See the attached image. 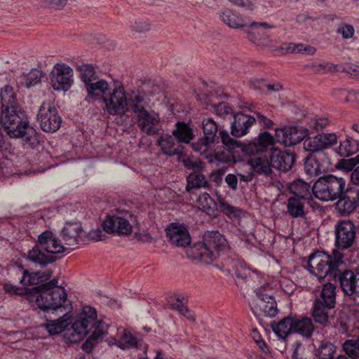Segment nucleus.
<instances>
[{"mask_svg":"<svg viewBox=\"0 0 359 359\" xmlns=\"http://www.w3.org/2000/svg\"><path fill=\"white\" fill-rule=\"evenodd\" d=\"M343 257L344 255L338 250H333L332 255L323 251H316L309 255L306 267L319 280L326 277L330 280L336 279L339 267L344 266Z\"/></svg>","mask_w":359,"mask_h":359,"instance_id":"nucleus-1","label":"nucleus"},{"mask_svg":"<svg viewBox=\"0 0 359 359\" xmlns=\"http://www.w3.org/2000/svg\"><path fill=\"white\" fill-rule=\"evenodd\" d=\"M61 241L51 231H45L38 236L37 243L28 252L29 261L44 267L57 259L56 255L65 252Z\"/></svg>","mask_w":359,"mask_h":359,"instance_id":"nucleus-2","label":"nucleus"},{"mask_svg":"<svg viewBox=\"0 0 359 359\" xmlns=\"http://www.w3.org/2000/svg\"><path fill=\"white\" fill-rule=\"evenodd\" d=\"M226 239L217 231H207L203 241L192 248L196 258L206 264H211L219 255L229 250Z\"/></svg>","mask_w":359,"mask_h":359,"instance_id":"nucleus-3","label":"nucleus"},{"mask_svg":"<svg viewBox=\"0 0 359 359\" xmlns=\"http://www.w3.org/2000/svg\"><path fill=\"white\" fill-rule=\"evenodd\" d=\"M97 318L96 310L91 306H85L72 325L70 335L73 341L81 340L89 332L88 327H94L93 334L100 339L107 334L108 325L102 320L95 322Z\"/></svg>","mask_w":359,"mask_h":359,"instance_id":"nucleus-4","label":"nucleus"},{"mask_svg":"<svg viewBox=\"0 0 359 359\" xmlns=\"http://www.w3.org/2000/svg\"><path fill=\"white\" fill-rule=\"evenodd\" d=\"M345 180L333 175L320 177L312 185V192L321 201H333L344 191Z\"/></svg>","mask_w":359,"mask_h":359,"instance_id":"nucleus-5","label":"nucleus"},{"mask_svg":"<svg viewBox=\"0 0 359 359\" xmlns=\"http://www.w3.org/2000/svg\"><path fill=\"white\" fill-rule=\"evenodd\" d=\"M0 123L11 137L17 138L22 134L21 130L29 125V121L20 107H14L2 109Z\"/></svg>","mask_w":359,"mask_h":359,"instance_id":"nucleus-6","label":"nucleus"},{"mask_svg":"<svg viewBox=\"0 0 359 359\" xmlns=\"http://www.w3.org/2000/svg\"><path fill=\"white\" fill-rule=\"evenodd\" d=\"M137 223V217L128 210L107 215L102 226L107 233H117L128 235L132 232L133 225Z\"/></svg>","mask_w":359,"mask_h":359,"instance_id":"nucleus-7","label":"nucleus"},{"mask_svg":"<svg viewBox=\"0 0 359 359\" xmlns=\"http://www.w3.org/2000/svg\"><path fill=\"white\" fill-rule=\"evenodd\" d=\"M34 293H39L36 297V304L45 312L61 307L67 296L64 287H53V290L48 289L34 290Z\"/></svg>","mask_w":359,"mask_h":359,"instance_id":"nucleus-8","label":"nucleus"},{"mask_svg":"<svg viewBox=\"0 0 359 359\" xmlns=\"http://www.w3.org/2000/svg\"><path fill=\"white\" fill-rule=\"evenodd\" d=\"M102 102L105 105V110L110 115L123 116L128 111V101L124 88L118 86L108 95L103 97Z\"/></svg>","mask_w":359,"mask_h":359,"instance_id":"nucleus-9","label":"nucleus"},{"mask_svg":"<svg viewBox=\"0 0 359 359\" xmlns=\"http://www.w3.org/2000/svg\"><path fill=\"white\" fill-rule=\"evenodd\" d=\"M41 130L46 133L57 131L62 123L55 106L50 102H43L39 107L36 116Z\"/></svg>","mask_w":359,"mask_h":359,"instance_id":"nucleus-10","label":"nucleus"},{"mask_svg":"<svg viewBox=\"0 0 359 359\" xmlns=\"http://www.w3.org/2000/svg\"><path fill=\"white\" fill-rule=\"evenodd\" d=\"M335 246L338 250L350 248L355 241V226L350 220L338 222L334 227Z\"/></svg>","mask_w":359,"mask_h":359,"instance_id":"nucleus-11","label":"nucleus"},{"mask_svg":"<svg viewBox=\"0 0 359 359\" xmlns=\"http://www.w3.org/2000/svg\"><path fill=\"white\" fill-rule=\"evenodd\" d=\"M202 127L203 137L192 144L193 149L201 154L206 153L209 150L216 139H221L220 136H217L218 126L213 118H204L202 121Z\"/></svg>","mask_w":359,"mask_h":359,"instance_id":"nucleus-12","label":"nucleus"},{"mask_svg":"<svg viewBox=\"0 0 359 359\" xmlns=\"http://www.w3.org/2000/svg\"><path fill=\"white\" fill-rule=\"evenodd\" d=\"M330 165V160L325 151L311 152L304 158V170L311 177L325 172Z\"/></svg>","mask_w":359,"mask_h":359,"instance_id":"nucleus-13","label":"nucleus"},{"mask_svg":"<svg viewBox=\"0 0 359 359\" xmlns=\"http://www.w3.org/2000/svg\"><path fill=\"white\" fill-rule=\"evenodd\" d=\"M257 299L254 300L251 306L252 311L257 318L262 316L274 317L278 313L277 304L274 297L262 291H255Z\"/></svg>","mask_w":359,"mask_h":359,"instance_id":"nucleus-14","label":"nucleus"},{"mask_svg":"<svg viewBox=\"0 0 359 359\" xmlns=\"http://www.w3.org/2000/svg\"><path fill=\"white\" fill-rule=\"evenodd\" d=\"M339 267L336 274V281H338L342 291L346 295H355L359 297V276L356 271L347 270Z\"/></svg>","mask_w":359,"mask_h":359,"instance_id":"nucleus-15","label":"nucleus"},{"mask_svg":"<svg viewBox=\"0 0 359 359\" xmlns=\"http://www.w3.org/2000/svg\"><path fill=\"white\" fill-rule=\"evenodd\" d=\"M72 77L73 70L69 66L57 65L50 77L52 86L55 90L67 91L72 85Z\"/></svg>","mask_w":359,"mask_h":359,"instance_id":"nucleus-16","label":"nucleus"},{"mask_svg":"<svg viewBox=\"0 0 359 359\" xmlns=\"http://www.w3.org/2000/svg\"><path fill=\"white\" fill-rule=\"evenodd\" d=\"M359 197V190L356 188H349L342 192L337 198L335 208L341 216H346L353 212L357 207Z\"/></svg>","mask_w":359,"mask_h":359,"instance_id":"nucleus-17","label":"nucleus"},{"mask_svg":"<svg viewBox=\"0 0 359 359\" xmlns=\"http://www.w3.org/2000/svg\"><path fill=\"white\" fill-rule=\"evenodd\" d=\"M337 143V137L334 133H321L304 140L303 146L306 151L311 152L324 151Z\"/></svg>","mask_w":359,"mask_h":359,"instance_id":"nucleus-18","label":"nucleus"},{"mask_svg":"<svg viewBox=\"0 0 359 359\" xmlns=\"http://www.w3.org/2000/svg\"><path fill=\"white\" fill-rule=\"evenodd\" d=\"M135 114L137 116V125L142 132L149 135L158 133L160 129V118L157 114L145 108Z\"/></svg>","mask_w":359,"mask_h":359,"instance_id":"nucleus-19","label":"nucleus"},{"mask_svg":"<svg viewBox=\"0 0 359 359\" xmlns=\"http://www.w3.org/2000/svg\"><path fill=\"white\" fill-rule=\"evenodd\" d=\"M256 122L254 116L243 112L233 114L231 118V135L234 137H240L249 133V129Z\"/></svg>","mask_w":359,"mask_h":359,"instance_id":"nucleus-20","label":"nucleus"},{"mask_svg":"<svg viewBox=\"0 0 359 359\" xmlns=\"http://www.w3.org/2000/svg\"><path fill=\"white\" fill-rule=\"evenodd\" d=\"M165 231L167 237L173 245L184 248L191 244V237L185 226L171 223L165 229Z\"/></svg>","mask_w":359,"mask_h":359,"instance_id":"nucleus-21","label":"nucleus"},{"mask_svg":"<svg viewBox=\"0 0 359 359\" xmlns=\"http://www.w3.org/2000/svg\"><path fill=\"white\" fill-rule=\"evenodd\" d=\"M219 134L220 135L222 144L229 149L241 147L242 151L249 156L263 152L259 147L256 139L247 144H243L238 140L231 137L229 133L226 130H220Z\"/></svg>","mask_w":359,"mask_h":359,"instance_id":"nucleus-22","label":"nucleus"},{"mask_svg":"<svg viewBox=\"0 0 359 359\" xmlns=\"http://www.w3.org/2000/svg\"><path fill=\"white\" fill-rule=\"evenodd\" d=\"M269 157L273 168L284 172L290 170L295 161V156L293 153L278 149H273Z\"/></svg>","mask_w":359,"mask_h":359,"instance_id":"nucleus-23","label":"nucleus"},{"mask_svg":"<svg viewBox=\"0 0 359 359\" xmlns=\"http://www.w3.org/2000/svg\"><path fill=\"white\" fill-rule=\"evenodd\" d=\"M82 233L83 228L80 222H69L65 224L60 235L66 245H75L79 243Z\"/></svg>","mask_w":359,"mask_h":359,"instance_id":"nucleus-24","label":"nucleus"},{"mask_svg":"<svg viewBox=\"0 0 359 359\" xmlns=\"http://www.w3.org/2000/svg\"><path fill=\"white\" fill-rule=\"evenodd\" d=\"M87 92V98L91 100H97L108 95V91L111 89L109 83L104 80L99 79L97 77L93 81L87 84L85 87Z\"/></svg>","mask_w":359,"mask_h":359,"instance_id":"nucleus-25","label":"nucleus"},{"mask_svg":"<svg viewBox=\"0 0 359 359\" xmlns=\"http://www.w3.org/2000/svg\"><path fill=\"white\" fill-rule=\"evenodd\" d=\"M158 145L161 147L163 154L169 156L181 154L184 149L175 136L168 134L163 135L159 137Z\"/></svg>","mask_w":359,"mask_h":359,"instance_id":"nucleus-26","label":"nucleus"},{"mask_svg":"<svg viewBox=\"0 0 359 359\" xmlns=\"http://www.w3.org/2000/svg\"><path fill=\"white\" fill-rule=\"evenodd\" d=\"M294 318L287 316L280 320L278 323L273 322L271 328L273 332L279 339L285 340L292 332H293Z\"/></svg>","mask_w":359,"mask_h":359,"instance_id":"nucleus-27","label":"nucleus"},{"mask_svg":"<svg viewBox=\"0 0 359 359\" xmlns=\"http://www.w3.org/2000/svg\"><path fill=\"white\" fill-rule=\"evenodd\" d=\"M46 323L42 325L50 334H58L62 332L71 323L67 314H64L58 319L51 320L45 316Z\"/></svg>","mask_w":359,"mask_h":359,"instance_id":"nucleus-28","label":"nucleus"},{"mask_svg":"<svg viewBox=\"0 0 359 359\" xmlns=\"http://www.w3.org/2000/svg\"><path fill=\"white\" fill-rule=\"evenodd\" d=\"M305 200L298 197H290L287 201V213L292 218H304Z\"/></svg>","mask_w":359,"mask_h":359,"instance_id":"nucleus-29","label":"nucleus"},{"mask_svg":"<svg viewBox=\"0 0 359 359\" xmlns=\"http://www.w3.org/2000/svg\"><path fill=\"white\" fill-rule=\"evenodd\" d=\"M114 344L121 348V349H127L130 348H140L143 347L144 349L146 346L144 345L142 341L138 339L130 332L123 330L120 339H115Z\"/></svg>","mask_w":359,"mask_h":359,"instance_id":"nucleus-30","label":"nucleus"},{"mask_svg":"<svg viewBox=\"0 0 359 359\" xmlns=\"http://www.w3.org/2000/svg\"><path fill=\"white\" fill-rule=\"evenodd\" d=\"M316 302L323 303L328 308H334L336 302V287L330 283L325 284L320 292V295Z\"/></svg>","mask_w":359,"mask_h":359,"instance_id":"nucleus-31","label":"nucleus"},{"mask_svg":"<svg viewBox=\"0 0 359 359\" xmlns=\"http://www.w3.org/2000/svg\"><path fill=\"white\" fill-rule=\"evenodd\" d=\"M332 308H328L323 303L314 301L312 309V316L314 321L323 327L328 324V311Z\"/></svg>","mask_w":359,"mask_h":359,"instance_id":"nucleus-32","label":"nucleus"},{"mask_svg":"<svg viewBox=\"0 0 359 359\" xmlns=\"http://www.w3.org/2000/svg\"><path fill=\"white\" fill-rule=\"evenodd\" d=\"M359 151V142L351 137H347L343 141L339 142V145L337 149V153L341 157H348Z\"/></svg>","mask_w":359,"mask_h":359,"instance_id":"nucleus-33","label":"nucleus"},{"mask_svg":"<svg viewBox=\"0 0 359 359\" xmlns=\"http://www.w3.org/2000/svg\"><path fill=\"white\" fill-rule=\"evenodd\" d=\"M248 164L259 175L269 176L272 172L271 167L273 166L266 158H252L248 161Z\"/></svg>","mask_w":359,"mask_h":359,"instance_id":"nucleus-34","label":"nucleus"},{"mask_svg":"<svg viewBox=\"0 0 359 359\" xmlns=\"http://www.w3.org/2000/svg\"><path fill=\"white\" fill-rule=\"evenodd\" d=\"M313 330L314 325L310 318L303 317L300 319H294L293 332L305 337H310Z\"/></svg>","mask_w":359,"mask_h":359,"instance_id":"nucleus-35","label":"nucleus"},{"mask_svg":"<svg viewBox=\"0 0 359 359\" xmlns=\"http://www.w3.org/2000/svg\"><path fill=\"white\" fill-rule=\"evenodd\" d=\"M197 202L198 208L202 211L212 217L216 215L217 205L208 193L204 192L198 196Z\"/></svg>","mask_w":359,"mask_h":359,"instance_id":"nucleus-36","label":"nucleus"},{"mask_svg":"<svg viewBox=\"0 0 359 359\" xmlns=\"http://www.w3.org/2000/svg\"><path fill=\"white\" fill-rule=\"evenodd\" d=\"M290 191L294 195L293 197H298L306 199L310 191H312L311 182H306L301 179L294 180L289 186Z\"/></svg>","mask_w":359,"mask_h":359,"instance_id":"nucleus-37","label":"nucleus"},{"mask_svg":"<svg viewBox=\"0 0 359 359\" xmlns=\"http://www.w3.org/2000/svg\"><path fill=\"white\" fill-rule=\"evenodd\" d=\"M43 73L37 69H32L27 74H22L18 78V84L29 88L40 83Z\"/></svg>","mask_w":359,"mask_h":359,"instance_id":"nucleus-38","label":"nucleus"},{"mask_svg":"<svg viewBox=\"0 0 359 359\" xmlns=\"http://www.w3.org/2000/svg\"><path fill=\"white\" fill-rule=\"evenodd\" d=\"M0 95L2 109L20 107L16 97V93L14 92L12 86L9 85L5 86L1 89Z\"/></svg>","mask_w":359,"mask_h":359,"instance_id":"nucleus-39","label":"nucleus"},{"mask_svg":"<svg viewBox=\"0 0 359 359\" xmlns=\"http://www.w3.org/2000/svg\"><path fill=\"white\" fill-rule=\"evenodd\" d=\"M128 107L130 105L134 114L145 109L144 94L138 90H132L127 95Z\"/></svg>","mask_w":359,"mask_h":359,"instance_id":"nucleus-40","label":"nucleus"},{"mask_svg":"<svg viewBox=\"0 0 359 359\" xmlns=\"http://www.w3.org/2000/svg\"><path fill=\"white\" fill-rule=\"evenodd\" d=\"M176 129L173 130L172 135L181 144L189 143L193 138L192 130L188 124L177 122L176 123Z\"/></svg>","mask_w":359,"mask_h":359,"instance_id":"nucleus-41","label":"nucleus"},{"mask_svg":"<svg viewBox=\"0 0 359 359\" xmlns=\"http://www.w3.org/2000/svg\"><path fill=\"white\" fill-rule=\"evenodd\" d=\"M187 182L186 189L187 191L196 188H206L209 186V182L205 176L198 172V171L189 174L187 178Z\"/></svg>","mask_w":359,"mask_h":359,"instance_id":"nucleus-42","label":"nucleus"},{"mask_svg":"<svg viewBox=\"0 0 359 359\" xmlns=\"http://www.w3.org/2000/svg\"><path fill=\"white\" fill-rule=\"evenodd\" d=\"M43 275L42 271L29 273L27 270H24L22 276L20 280V283L26 287L34 285H36V286L40 285L43 282Z\"/></svg>","mask_w":359,"mask_h":359,"instance_id":"nucleus-43","label":"nucleus"},{"mask_svg":"<svg viewBox=\"0 0 359 359\" xmlns=\"http://www.w3.org/2000/svg\"><path fill=\"white\" fill-rule=\"evenodd\" d=\"M76 69L80 72V77L84 83V87L97 77L92 65L82 64L78 65Z\"/></svg>","mask_w":359,"mask_h":359,"instance_id":"nucleus-44","label":"nucleus"},{"mask_svg":"<svg viewBox=\"0 0 359 359\" xmlns=\"http://www.w3.org/2000/svg\"><path fill=\"white\" fill-rule=\"evenodd\" d=\"M221 20L231 28L238 29L245 26L244 20L230 11H225L220 15Z\"/></svg>","mask_w":359,"mask_h":359,"instance_id":"nucleus-45","label":"nucleus"},{"mask_svg":"<svg viewBox=\"0 0 359 359\" xmlns=\"http://www.w3.org/2000/svg\"><path fill=\"white\" fill-rule=\"evenodd\" d=\"M359 337L346 340L342 345L345 353L352 359L359 358Z\"/></svg>","mask_w":359,"mask_h":359,"instance_id":"nucleus-46","label":"nucleus"},{"mask_svg":"<svg viewBox=\"0 0 359 359\" xmlns=\"http://www.w3.org/2000/svg\"><path fill=\"white\" fill-rule=\"evenodd\" d=\"M21 130L22 134L19 136H17V137H23L25 142L32 147H36L39 144V135L32 127H29L28 125Z\"/></svg>","mask_w":359,"mask_h":359,"instance_id":"nucleus-47","label":"nucleus"},{"mask_svg":"<svg viewBox=\"0 0 359 359\" xmlns=\"http://www.w3.org/2000/svg\"><path fill=\"white\" fill-rule=\"evenodd\" d=\"M3 290L4 292L9 294H16L19 296H24L26 294H33L34 290L28 288L22 285V287H18L9 282L4 283L3 285Z\"/></svg>","mask_w":359,"mask_h":359,"instance_id":"nucleus-48","label":"nucleus"},{"mask_svg":"<svg viewBox=\"0 0 359 359\" xmlns=\"http://www.w3.org/2000/svg\"><path fill=\"white\" fill-rule=\"evenodd\" d=\"M248 39L253 43L262 46H269L271 41L269 36L266 33H260L259 32H248Z\"/></svg>","mask_w":359,"mask_h":359,"instance_id":"nucleus-49","label":"nucleus"},{"mask_svg":"<svg viewBox=\"0 0 359 359\" xmlns=\"http://www.w3.org/2000/svg\"><path fill=\"white\" fill-rule=\"evenodd\" d=\"M304 67L315 74H325L327 72H333V69L336 68V65L332 63L312 62L307 64Z\"/></svg>","mask_w":359,"mask_h":359,"instance_id":"nucleus-50","label":"nucleus"},{"mask_svg":"<svg viewBox=\"0 0 359 359\" xmlns=\"http://www.w3.org/2000/svg\"><path fill=\"white\" fill-rule=\"evenodd\" d=\"M180 161L187 169L194 172L199 171L203 168V162L194 156H182Z\"/></svg>","mask_w":359,"mask_h":359,"instance_id":"nucleus-51","label":"nucleus"},{"mask_svg":"<svg viewBox=\"0 0 359 359\" xmlns=\"http://www.w3.org/2000/svg\"><path fill=\"white\" fill-rule=\"evenodd\" d=\"M306 130L299 129L297 127H290L289 132V147L297 144L304 140L306 135Z\"/></svg>","mask_w":359,"mask_h":359,"instance_id":"nucleus-52","label":"nucleus"},{"mask_svg":"<svg viewBox=\"0 0 359 359\" xmlns=\"http://www.w3.org/2000/svg\"><path fill=\"white\" fill-rule=\"evenodd\" d=\"M255 139L262 151H266V149L273 143V137L268 132L260 133L258 137Z\"/></svg>","mask_w":359,"mask_h":359,"instance_id":"nucleus-53","label":"nucleus"},{"mask_svg":"<svg viewBox=\"0 0 359 359\" xmlns=\"http://www.w3.org/2000/svg\"><path fill=\"white\" fill-rule=\"evenodd\" d=\"M290 127H283L281 128H277L276 130L275 136L276 140L284 144L285 147H289V132Z\"/></svg>","mask_w":359,"mask_h":359,"instance_id":"nucleus-54","label":"nucleus"},{"mask_svg":"<svg viewBox=\"0 0 359 359\" xmlns=\"http://www.w3.org/2000/svg\"><path fill=\"white\" fill-rule=\"evenodd\" d=\"M183 299V298L182 299H180L179 294H175L171 297L170 305L172 309L178 311L182 315H185L184 312H187V307Z\"/></svg>","mask_w":359,"mask_h":359,"instance_id":"nucleus-55","label":"nucleus"},{"mask_svg":"<svg viewBox=\"0 0 359 359\" xmlns=\"http://www.w3.org/2000/svg\"><path fill=\"white\" fill-rule=\"evenodd\" d=\"M212 107L215 111L217 115L224 116L231 113V109L226 102H221L218 104L213 103Z\"/></svg>","mask_w":359,"mask_h":359,"instance_id":"nucleus-56","label":"nucleus"},{"mask_svg":"<svg viewBox=\"0 0 359 359\" xmlns=\"http://www.w3.org/2000/svg\"><path fill=\"white\" fill-rule=\"evenodd\" d=\"M278 49L283 53H301L302 51V44L283 43Z\"/></svg>","mask_w":359,"mask_h":359,"instance_id":"nucleus-57","label":"nucleus"},{"mask_svg":"<svg viewBox=\"0 0 359 359\" xmlns=\"http://www.w3.org/2000/svg\"><path fill=\"white\" fill-rule=\"evenodd\" d=\"M333 72H346L351 76H357L359 74V67L353 64H345L343 67L333 69Z\"/></svg>","mask_w":359,"mask_h":359,"instance_id":"nucleus-58","label":"nucleus"},{"mask_svg":"<svg viewBox=\"0 0 359 359\" xmlns=\"http://www.w3.org/2000/svg\"><path fill=\"white\" fill-rule=\"evenodd\" d=\"M219 203H220V207L222 208V211L223 212H224L226 215H234V216L239 215L241 210L239 209L232 206L231 205L228 203L226 201H225L224 200H221L219 201Z\"/></svg>","mask_w":359,"mask_h":359,"instance_id":"nucleus-59","label":"nucleus"},{"mask_svg":"<svg viewBox=\"0 0 359 359\" xmlns=\"http://www.w3.org/2000/svg\"><path fill=\"white\" fill-rule=\"evenodd\" d=\"M354 28L351 25L344 24L341 25L337 30V32L341 34L344 39H351L354 34Z\"/></svg>","mask_w":359,"mask_h":359,"instance_id":"nucleus-60","label":"nucleus"},{"mask_svg":"<svg viewBox=\"0 0 359 359\" xmlns=\"http://www.w3.org/2000/svg\"><path fill=\"white\" fill-rule=\"evenodd\" d=\"M98 338L93 333L82 345V349L86 353H90L95 347Z\"/></svg>","mask_w":359,"mask_h":359,"instance_id":"nucleus-61","label":"nucleus"},{"mask_svg":"<svg viewBox=\"0 0 359 359\" xmlns=\"http://www.w3.org/2000/svg\"><path fill=\"white\" fill-rule=\"evenodd\" d=\"M133 31L137 33H144L150 29L149 25L144 20H137L134 25L131 27Z\"/></svg>","mask_w":359,"mask_h":359,"instance_id":"nucleus-62","label":"nucleus"},{"mask_svg":"<svg viewBox=\"0 0 359 359\" xmlns=\"http://www.w3.org/2000/svg\"><path fill=\"white\" fill-rule=\"evenodd\" d=\"M58 281L56 278H53L49 282L43 283L40 285L35 286L32 287V290H44L48 289L50 290H53V287H62L61 286L57 285Z\"/></svg>","mask_w":359,"mask_h":359,"instance_id":"nucleus-63","label":"nucleus"},{"mask_svg":"<svg viewBox=\"0 0 359 359\" xmlns=\"http://www.w3.org/2000/svg\"><path fill=\"white\" fill-rule=\"evenodd\" d=\"M254 116L256 118V121H257L260 125L263 126L264 127L268 128L272 127V121L268 118L266 116L261 114L259 112H255Z\"/></svg>","mask_w":359,"mask_h":359,"instance_id":"nucleus-64","label":"nucleus"}]
</instances>
